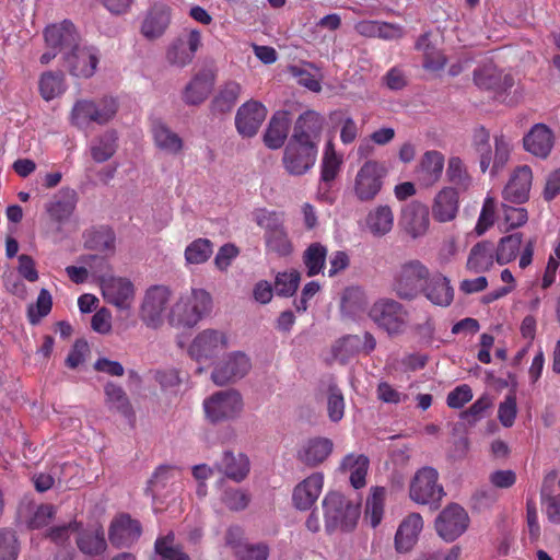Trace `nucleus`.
Listing matches in <instances>:
<instances>
[{
	"label": "nucleus",
	"mask_w": 560,
	"mask_h": 560,
	"mask_svg": "<svg viewBox=\"0 0 560 560\" xmlns=\"http://www.w3.org/2000/svg\"><path fill=\"white\" fill-rule=\"evenodd\" d=\"M252 370V360L243 351H232L218 361L211 372V381L218 386L234 384Z\"/></svg>",
	"instance_id": "nucleus-10"
},
{
	"label": "nucleus",
	"mask_w": 560,
	"mask_h": 560,
	"mask_svg": "<svg viewBox=\"0 0 560 560\" xmlns=\"http://www.w3.org/2000/svg\"><path fill=\"white\" fill-rule=\"evenodd\" d=\"M446 178L454 185L457 191H466L472 185V178L468 170L458 156H451L446 166Z\"/></svg>",
	"instance_id": "nucleus-47"
},
{
	"label": "nucleus",
	"mask_w": 560,
	"mask_h": 560,
	"mask_svg": "<svg viewBox=\"0 0 560 560\" xmlns=\"http://www.w3.org/2000/svg\"><path fill=\"white\" fill-rule=\"evenodd\" d=\"M264 241L267 254L287 257L293 253V244L285 226L270 234H264Z\"/></svg>",
	"instance_id": "nucleus-49"
},
{
	"label": "nucleus",
	"mask_w": 560,
	"mask_h": 560,
	"mask_svg": "<svg viewBox=\"0 0 560 560\" xmlns=\"http://www.w3.org/2000/svg\"><path fill=\"white\" fill-rule=\"evenodd\" d=\"M324 480V474L315 471L300 481L293 489V505L301 511L310 510L323 491Z\"/></svg>",
	"instance_id": "nucleus-23"
},
{
	"label": "nucleus",
	"mask_w": 560,
	"mask_h": 560,
	"mask_svg": "<svg viewBox=\"0 0 560 560\" xmlns=\"http://www.w3.org/2000/svg\"><path fill=\"white\" fill-rule=\"evenodd\" d=\"M171 22V9L164 3L153 4L141 25V34L148 39L161 37Z\"/></svg>",
	"instance_id": "nucleus-32"
},
{
	"label": "nucleus",
	"mask_w": 560,
	"mask_h": 560,
	"mask_svg": "<svg viewBox=\"0 0 560 560\" xmlns=\"http://www.w3.org/2000/svg\"><path fill=\"white\" fill-rule=\"evenodd\" d=\"M155 560H189L188 556L174 544V534L159 537L155 541Z\"/></svg>",
	"instance_id": "nucleus-57"
},
{
	"label": "nucleus",
	"mask_w": 560,
	"mask_h": 560,
	"mask_svg": "<svg viewBox=\"0 0 560 560\" xmlns=\"http://www.w3.org/2000/svg\"><path fill=\"white\" fill-rule=\"evenodd\" d=\"M242 92V85L233 80L223 83L214 95L211 107L215 113H228L236 104Z\"/></svg>",
	"instance_id": "nucleus-41"
},
{
	"label": "nucleus",
	"mask_w": 560,
	"mask_h": 560,
	"mask_svg": "<svg viewBox=\"0 0 560 560\" xmlns=\"http://www.w3.org/2000/svg\"><path fill=\"white\" fill-rule=\"evenodd\" d=\"M213 253V245L208 238H197L185 248V260L188 265L206 262Z\"/></svg>",
	"instance_id": "nucleus-54"
},
{
	"label": "nucleus",
	"mask_w": 560,
	"mask_h": 560,
	"mask_svg": "<svg viewBox=\"0 0 560 560\" xmlns=\"http://www.w3.org/2000/svg\"><path fill=\"white\" fill-rule=\"evenodd\" d=\"M444 155L436 151L430 150L422 154L416 168V174L421 184L432 186L439 182L444 170Z\"/></svg>",
	"instance_id": "nucleus-34"
},
{
	"label": "nucleus",
	"mask_w": 560,
	"mask_h": 560,
	"mask_svg": "<svg viewBox=\"0 0 560 560\" xmlns=\"http://www.w3.org/2000/svg\"><path fill=\"white\" fill-rule=\"evenodd\" d=\"M523 142L527 152L537 158L545 159L553 148L555 135L547 125L536 124L525 135Z\"/></svg>",
	"instance_id": "nucleus-30"
},
{
	"label": "nucleus",
	"mask_w": 560,
	"mask_h": 560,
	"mask_svg": "<svg viewBox=\"0 0 560 560\" xmlns=\"http://www.w3.org/2000/svg\"><path fill=\"white\" fill-rule=\"evenodd\" d=\"M219 469L230 479L240 482L249 472V459L243 453L235 455L231 451H225L219 464Z\"/></svg>",
	"instance_id": "nucleus-40"
},
{
	"label": "nucleus",
	"mask_w": 560,
	"mask_h": 560,
	"mask_svg": "<svg viewBox=\"0 0 560 560\" xmlns=\"http://www.w3.org/2000/svg\"><path fill=\"white\" fill-rule=\"evenodd\" d=\"M365 226L374 236L388 234L394 226V213L390 207L380 205L370 210L365 218Z\"/></svg>",
	"instance_id": "nucleus-39"
},
{
	"label": "nucleus",
	"mask_w": 560,
	"mask_h": 560,
	"mask_svg": "<svg viewBox=\"0 0 560 560\" xmlns=\"http://www.w3.org/2000/svg\"><path fill=\"white\" fill-rule=\"evenodd\" d=\"M327 253V247L318 242L312 243L305 248L302 259L308 277L323 273L326 266Z\"/></svg>",
	"instance_id": "nucleus-45"
},
{
	"label": "nucleus",
	"mask_w": 560,
	"mask_h": 560,
	"mask_svg": "<svg viewBox=\"0 0 560 560\" xmlns=\"http://www.w3.org/2000/svg\"><path fill=\"white\" fill-rule=\"evenodd\" d=\"M152 135L154 143L160 150L173 155L178 154L182 151V138L171 130L165 124L155 122L152 127Z\"/></svg>",
	"instance_id": "nucleus-43"
},
{
	"label": "nucleus",
	"mask_w": 560,
	"mask_h": 560,
	"mask_svg": "<svg viewBox=\"0 0 560 560\" xmlns=\"http://www.w3.org/2000/svg\"><path fill=\"white\" fill-rule=\"evenodd\" d=\"M522 244V235L518 233L504 236L500 240L495 260L499 265H505L515 259Z\"/></svg>",
	"instance_id": "nucleus-58"
},
{
	"label": "nucleus",
	"mask_w": 560,
	"mask_h": 560,
	"mask_svg": "<svg viewBox=\"0 0 560 560\" xmlns=\"http://www.w3.org/2000/svg\"><path fill=\"white\" fill-rule=\"evenodd\" d=\"M327 412L330 421L339 422L345 415V398L341 390L335 385L329 384L327 397Z\"/></svg>",
	"instance_id": "nucleus-63"
},
{
	"label": "nucleus",
	"mask_w": 560,
	"mask_h": 560,
	"mask_svg": "<svg viewBox=\"0 0 560 560\" xmlns=\"http://www.w3.org/2000/svg\"><path fill=\"white\" fill-rule=\"evenodd\" d=\"M317 153L318 150L313 145L289 141L282 156L283 167L290 175L302 176L313 168Z\"/></svg>",
	"instance_id": "nucleus-16"
},
{
	"label": "nucleus",
	"mask_w": 560,
	"mask_h": 560,
	"mask_svg": "<svg viewBox=\"0 0 560 560\" xmlns=\"http://www.w3.org/2000/svg\"><path fill=\"white\" fill-rule=\"evenodd\" d=\"M200 46V32L198 30H189L168 45L166 60L172 66L183 68L191 62Z\"/></svg>",
	"instance_id": "nucleus-17"
},
{
	"label": "nucleus",
	"mask_w": 560,
	"mask_h": 560,
	"mask_svg": "<svg viewBox=\"0 0 560 560\" xmlns=\"http://www.w3.org/2000/svg\"><path fill=\"white\" fill-rule=\"evenodd\" d=\"M171 298V291L165 285H154L147 290L141 308L140 318L148 326L158 328L167 317V305Z\"/></svg>",
	"instance_id": "nucleus-12"
},
{
	"label": "nucleus",
	"mask_w": 560,
	"mask_h": 560,
	"mask_svg": "<svg viewBox=\"0 0 560 560\" xmlns=\"http://www.w3.org/2000/svg\"><path fill=\"white\" fill-rule=\"evenodd\" d=\"M20 544L16 535L9 528H0V560H16Z\"/></svg>",
	"instance_id": "nucleus-62"
},
{
	"label": "nucleus",
	"mask_w": 560,
	"mask_h": 560,
	"mask_svg": "<svg viewBox=\"0 0 560 560\" xmlns=\"http://www.w3.org/2000/svg\"><path fill=\"white\" fill-rule=\"evenodd\" d=\"M399 225L412 240L424 236L430 226L428 207L420 201H411L401 209Z\"/></svg>",
	"instance_id": "nucleus-19"
},
{
	"label": "nucleus",
	"mask_w": 560,
	"mask_h": 560,
	"mask_svg": "<svg viewBox=\"0 0 560 560\" xmlns=\"http://www.w3.org/2000/svg\"><path fill=\"white\" fill-rule=\"evenodd\" d=\"M368 298L359 285L346 288L341 294L340 312L343 318L350 320L360 319L366 312Z\"/></svg>",
	"instance_id": "nucleus-35"
},
{
	"label": "nucleus",
	"mask_w": 560,
	"mask_h": 560,
	"mask_svg": "<svg viewBox=\"0 0 560 560\" xmlns=\"http://www.w3.org/2000/svg\"><path fill=\"white\" fill-rule=\"evenodd\" d=\"M334 443L328 438L316 436L303 442L298 450V459L308 467L324 463L332 453Z\"/></svg>",
	"instance_id": "nucleus-27"
},
{
	"label": "nucleus",
	"mask_w": 560,
	"mask_h": 560,
	"mask_svg": "<svg viewBox=\"0 0 560 560\" xmlns=\"http://www.w3.org/2000/svg\"><path fill=\"white\" fill-rule=\"evenodd\" d=\"M52 299L48 290L42 289L35 305L28 307V319L32 324H37L39 320L47 316L51 311Z\"/></svg>",
	"instance_id": "nucleus-64"
},
{
	"label": "nucleus",
	"mask_w": 560,
	"mask_h": 560,
	"mask_svg": "<svg viewBox=\"0 0 560 560\" xmlns=\"http://www.w3.org/2000/svg\"><path fill=\"white\" fill-rule=\"evenodd\" d=\"M70 124L78 129L88 130L93 119V100H78L70 112Z\"/></svg>",
	"instance_id": "nucleus-53"
},
{
	"label": "nucleus",
	"mask_w": 560,
	"mask_h": 560,
	"mask_svg": "<svg viewBox=\"0 0 560 560\" xmlns=\"http://www.w3.org/2000/svg\"><path fill=\"white\" fill-rule=\"evenodd\" d=\"M369 316L388 335H399L406 327L408 313L400 302L384 298L372 305Z\"/></svg>",
	"instance_id": "nucleus-8"
},
{
	"label": "nucleus",
	"mask_w": 560,
	"mask_h": 560,
	"mask_svg": "<svg viewBox=\"0 0 560 560\" xmlns=\"http://www.w3.org/2000/svg\"><path fill=\"white\" fill-rule=\"evenodd\" d=\"M472 80L479 90L488 92L495 101L509 105L514 104L513 98H509L510 91L515 83L510 70L500 68L493 61L488 60L474 70Z\"/></svg>",
	"instance_id": "nucleus-6"
},
{
	"label": "nucleus",
	"mask_w": 560,
	"mask_h": 560,
	"mask_svg": "<svg viewBox=\"0 0 560 560\" xmlns=\"http://www.w3.org/2000/svg\"><path fill=\"white\" fill-rule=\"evenodd\" d=\"M439 474L432 467H422L419 469L410 482V499L418 504H430L439 502L444 490L438 483Z\"/></svg>",
	"instance_id": "nucleus-13"
},
{
	"label": "nucleus",
	"mask_w": 560,
	"mask_h": 560,
	"mask_svg": "<svg viewBox=\"0 0 560 560\" xmlns=\"http://www.w3.org/2000/svg\"><path fill=\"white\" fill-rule=\"evenodd\" d=\"M77 207V194L73 189L59 190L46 205L45 210L49 219L57 223V230L69 221Z\"/></svg>",
	"instance_id": "nucleus-25"
},
{
	"label": "nucleus",
	"mask_w": 560,
	"mask_h": 560,
	"mask_svg": "<svg viewBox=\"0 0 560 560\" xmlns=\"http://www.w3.org/2000/svg\"><path fill=\"white\" fill-rule=\"evenodd\" d=\"M369 458L363 454L350 453L346 455L339 465V470L349 474V480L354 489L363 488L366 483Z\"/></svg>",
	"instance_id": "nucleus-36"
},
{
	"label": "nucleus",
	"mask_w": 560,
	"mask_h": 560,
	"mask_svg": "<svg viewBox=\"0 0 560 560\" xmlns=\"http://www.w3.org/2000/svg\"><path fill=\"white\" fill-rule=\"evenodd\" d=\"M472 143L479 155L482 173L489 171L491 176H495L506 165L512 151V140L509 137L495 135L492 147L489 132L485 128H478L474 132Z\"/></svg>",
	"instance_id": "nucleus-3"
},
{
	"label": "nucleus",
	"mask_w": 560,
	"mask_h": 560,
	"mask_svg": "<svg viewBox=\"0 0 560 560\" xmlns=\"http://www.w3.org/2000/svg\"><path fill=\"white\" fill-rule=\"evenodd\" d=\"M202 409L209 423L233 421L243 413L244 399L237 389H222L208 396L202 402Z\"/></svg>",
	"instance_id": "nucleus-7"
},
{
	"label": "nucleus",
	"mask_w": 560,
	"mask_h": 560,
	"mask_svg": "<svg viewBox=\"0 0 560 560\" xmlns=\"http://www.w3.org/2000/svg\"><path fill=\"white\" fill-rule=\"evenodd\" d=\"M267 108L258 101L250 100L240 106L235 116V126L242 137L250 138L257 133L266 119Z\"/></svg>",
	"instance_id": "nucleus-21"
},
{
	"label": "nucleus",
	"mask_w": 560,
	"mask_h": 560,
	"mask_svg": "<svg viewBox=\"0 0 560 560\" xmlns=\"http://www.w3.org/2000/svg\"><path fill=\"white\" fill-rule=\"evenodd\" d=\"M63 67L77 78H91L100 62V51L94 46L78 43L62 58Z\"/></svg>",
	"instance_id": "nucleus-14"
},
{
	"label": "nucleus",
	"mask_w": 560,
	"mask_h": 560,
	"mask_svg": "<svg viewBox=\"0 0 560 560\" xmlns=\"http://www.w3.org/2000/svg\"><path fill=\"white\" fill-rule=\"evenodd\" d=\"M38 90L46 102L60 97L67 90L65 74L54 71L44 72L38 81Z\"/></svg>",
	"instance_id": "nucleus-44"
},
{
	"label": "nucleus",
	"mask_w": 560,
	"mask_h": 560,
	"mask_svg": "<svg viewBox=\"0 0 560 560\" xmlns=\"http://www.w3.org/2000/svg\"><path fill=\"white\" fill-rule=\"evenodd\" d=\"M342 165V155L335 150L334 143L328 141L325 145L322 164L320 178L323 182H331L338 175Z\"/></svg>",
	"instance_id": "nucleus-52"
},
{
	"label": "nucleus",
	"mask_w": 560,
	"mask_h": 560,
	"mask_svg": "<svg viewBox=\"0 0 560 560\" xmlns=\"http://www.w3.org/2000/svg\"><path fill=\"white\" fill-rule=\"evenodd\" d=\"M375 347L376 340L370 332H364L362 336L348 335L334 343L331 353L336 361L345 364L360 353L369 354Z\"/></svg>",
	"instance_id": "nucleus-18"
},
{
	"label": "nucleus",
	"mask_w": 560,
	"mask_h": 560,
	"mask_svg": "<svg viewBox=\"0 0 560 560\" xmlns=\"http://www.w3.org/2000/svg\"><path fill=\"white\" fill-rule=\"evenodd\" d=\"M217 78L213 68L206 67L200 69L186 85L183 100L186 104H201L211 93Z\"/></svg>",
	"instance_id": "nucleus-24"
},
{
	"label": "nucleus",
	"mask_w": 560,
	"mask_h": 560,
	"mask_svg": "<svg viewBox=\"0 0 560 560\" xmlns=\"http://www.w3.org/2000/svg\"><path fill=\"white\" fill-rule=\"evenodd\" d=\"M231 346L230 335L219 329H203L198 332L188 347V354L197 362L208 361Z\"/></svg>",
	"instance_id": "nucleus-11"
},
{
	"label": "nucleus",
	"mask_w": 560,
	"mask_h": 560,
	"mask_svg": "<svg viewBox=\"0 0 560 560\" xmlns=\"http://www.w3.org/2000/svg\"><path fill=\"white\" fill-rule=\"evenodd\" d=\"M386 490L383 487L372 488L370 497L365 503V520L375 528L382 522L384 515V504Z\"/></svg>",
	"instance_id": "nucleus-50"
},
{
	"label": "nucleus",
	"mask_w": 560,
	"mask_h": 560,
	"mask_svg": "<svg viewBox=\"0 0 560 560\" xmlns=\"http://www.w3.org/2000/svg\"><path fill=\"white\" fill-rule=\"evenodd\" d=\"M77 545L85 555H98L106 548L104 530L101 526H93L78 534Z\"/></svg>",
	"instance_id": "nucleus-46"
},
{
	"label": "nucleus",
	"mask_w": 560,
	"mask_h": 560,
	"mask_svg": "<svg viewBox=\"0 0 560 560\" xmlns=\"http://www.w3.org/2000/svg\"><path fill=\"white\" fill-rule=\"evenodd\" d=\"M290 124L288 112L279 110L275 113L264 135L265 144L272 150L281 148L288 137Z\"/></svg>",
	"instance_id": "nucleus-38"
},
{
	"label": "nucleus",
	"mask_w": 560,
	"mask_h": 560,
	"mask_svg": "<svg viewBox=\"0 0 560 560\" xmlns=\"http://www.w3.org/2000/svg\"><path fill=\"white\" fill-rule=\"evenodd\" d=\"M423 529V520L419 513H410L399 524L395 534V549L399 553L409 552L417 544Z\"/></svg>",
	"instance_id": "nucleus-28"
},
{
	"label": "nucleus",
	"mask_w": 560,
	"mask_h": 560,
	"mask_svg": "<svg viewBox=\"0 0 560 560\" xmlns=\"http://www.w3.org/2000/svg\"><path fill=\"white\" fill-rule=\"evenodd\" d=\"M432 215L439 223L452 222L459 211V194L456 188L445 186L438 191L432 201Z\"/></svg>",
	"instance_id": "nucleus-26"
},
{
	"label": "nucleus",
	"mask_w": 560,
	"mask_h": 560,
	"mask_svg": "<svg viewBox=\"0 0 560 560\" xmlns=\"http://www.w3.org/2000/svg\"><path fill=\"white\" fill-rule=\"evenodd\" d=\"M557 474L550 471L546 475L541 487V500L546 508V514L550 522L560 523V493L556 497L547 494L548 488L555 482Z\"/></svg>",
	"instance_id": "nucleus-55"
},
{
	"label": "nucleus",
	"mask_w": 560,
	"mask_h": 560,
	"mask_svg": "<svg viewBox=\"0 0 560 560\" xmlns=\"http://www.w3.org/2000/svg\"><path fill=\"white\" fill-rule=\"evenodd\" d=\"M141 534L140 524L128 515L116 517L109 527V541L112 545L121 548L135 542Z\"/></svg>",
	"instance_id": "nucleus-33"
},
{
	"label": "nucleus",
	"mask_w": 560,
	"mask_h": 560,
	"mask_svg": "<svg viewBox=\"0 0 560 560\" xmlns=\"http://www.w3.org/2000/svg\"><path fill=\"white\" fill-rule=\"evenodd\" d=\"M325 529L328 534L335 532L350 533L358 524L360 506L349 501L339 492H329L323 500Z\"/></svg>",
	"instance_id": "nucleus-5"
},
{
	"label": "nucleus",
	"mask_w": 560,
	"mask_h": 560,
	"mask_svg": "<svg viewBox=\"0 0 560 560\" xmlns=\"http://www.w3.org/2000/svg\"><path fill=\"white\" fill-rule=\"evenodd\" d=\"M387 175L385 165L375 160L365 161L358 170L353 180V194L360 201L373 200L383 187Z\"/></svg>",
	"instance_id": "nucleus-9"
},
{
	"label": "nucleus",
	"mask_w": 560,
	"mask_h": 560,
	"mask_svg": "<svg viewBox=\"0 0 560 560\" xmlns=\"http://www.w3.org/2000/svg\"><path fill=\"white\" fill-rule=\"evenodd\" d=\"M84 244L95 250H113L115 245L114 232L108 228L93 230L85 235Z\"/></svg>",
	"instance_id": "nucleus-59"
},
{
	"label": "nucleus",
	"mask_w": 560,
	"mask_h": 560,
	"mask_svg": "<svg viewBox=\"0 0 560 560\" xmlns=\"http://www.w3.org/2000/svg\"><path fill=\"white\" fill-rule=\"evenodd\" d=\"M45 42L47 48L58 50L61 59L79 43V35L74 25L65 20L59 24H52L45 30Z\"/></svg>",
	"instance_id": "nucleus-22"
},
{
	"label": "nucleus",
	"mask_w": 560,
	"mask_h": 560,
	"mask_svg": "<svg viewBox=\"0 0 560 560\" xmlns=\"http://www.w3.org/2000/svg\"><path fill=\"white\" fill-rule=\"evenodd\" d=\"M429 273L428 266L421 260H404L393 269L390 288L399 299L413 301L421 295Z\"/></svg>",
	"instance_id": "nucleus-4"
},
{
	"label": "nucleus",
	"mask_w": 560,
	"mask_h": 560,
	"mask_svg": "<svg viewBox=\"0 0 560 560\" xmlns=\"http://www.w3.org/2000/svg\"><path fill=\"white\" fill-rule=\"evenodd\" d=\"M469 524L467 512L458 504L447 505L435 521V529L445 541H454L462 536Z\"/></svg>",
	"instance_id": "nucleus-15"
},
{
	"label": "nucleus",
	"mask_w": 560,
	"mask_h": 560,
	"mask_svg": "<svg viewBox=\"0 0 560 560\" xmlns=\"http://www.w3.org/2000/svg\"><path fill=\"white\" fill-rule=\"evenodd\" d=\"M301 281L298 270L279 272L275 281V290L278 295L291 296L295 293Z\"/></svg>",
	"instance_id": "nucleus-61"
},
{
	"label": "nucleus",
	"mask_w": 560,
	"mask_h": 560,
	"mask_svg": "<svg viewBox=\"0 0 560 560\" xmlns=\"http://www.w3.org/2000/svg\"><path fill=\"white\" fill-rule=\"evenodd\" d=\"M253 218L256 224L265 231L264 234H270L284 228L283 214L277 211L258 209L254 211Z\"/></svg>",
	"instance_id": "nucleus-60"
},
{
	"label": "nucleus",
	"mask_w": 560,
	"mask_h": 560,
	"mask_svg": "<svg viewBox=\"0 0 560 560\" xmlns=\"http://www.w3.org/2000/svg\"><path fill=\"white\" fill-rule=\"evenodd\" d=\"M494 250L491 243L481 242L476 244L469 253L467 269L475 273H481L491 268L494 260Z\"/></svg>",
	"instance_id": "nucleus-42"
},
{
	"label": "nucleus",
	"mask_w": 560,
	"mask_h": 560,
	"mask_svg": "<svg viewBox=\"0 0 560 560\" xmlns=\"http://www.w3.org/2000/svg\"><path fill=\"white\" fill-rule=\"evenodd\" d=\"M89 265L93 275L101 280V289L104 300L120 311L131 308L135 301L133 283L122 277H104L102 272L109 269L107 260L103 257L91 255L83 259Z\"/></svg>",
	"instance_id": "nucleus-1"
},
{
	"label": "nucleus",
	"mask_w": 560,
	"mask_h": 560,
	"mask_svg": "<svg viewBox=\"0 0 560 560\" xmlns=\"http://www.w3.org/2000/svg\"><path fill=\"white\" fill-rule=\"evenodd\" d=\"M118 110V102L113 96H104L100 100H93V119L94 124L104 126L112 121Z\"/></svg>",
	"instance_id": "nucleus-56"
},
{
	"label": "nucleus",
	"mask_w": 560,
	"mask_h": 560,
	"mask_svg": "<svg viewBox=\"0 0 560 560\" xmlns=\"http://www.w3.org/2000/svg\"><path fill=\"white\" fill-rule=\"evenodd\" d=\"M212 308V298L205 289L182 293L167 313L168 323L176 327H195Z\"/></svg>",
	"instance_id": "nucleus-2"
},
{
	"label": "nucleus",
	"mask_w": 560,
	"mask_h": 560,
	"mask_svg": "<svg viewBox=\"0 0 560 560\" xmlns=\"http://www.w3.org/2000/svg\"><path fill=\"white\" fill-rule=\"evenodd\" d=\"M416 48L423 54V68L428 71L442 70L446 63L445 56L423 34L416 43Z\"/></svg>",
	"instance_id": "nucleus-48"
},
{
	"label": "nucleus",
	"mask_w": 560,
	"mask_h": 560,
	"mask_svg": "<svg viewBox=\"0 0 560 560\" xmlns=\"http://www.w3.org/2000/svg\"><path fill=\"white\" fill-rule=\"evenodd\" d=\"M324 118L314 110H307L298 118L290 141L302 145H313L318 150Z\"/></svg>",
	"instance_id": "nucleus-20"
},
{
	"label": "nucleus",
	"mask_w": 560,
	"mask_h": 560,
	"mask_svg": "<svg viewBox=\"0 0 560 560\" xmlns=\"http://www.w3.org/2000/svg\"><path fill=\"white\" fill-rule=\"evenodd\" d=\"M533 174L527 165L515 168L503 190L506 201L522 203L528 199Z\"/></svg>",
	"instance_id": "nucleus-31"
},
{
	"label": "nucleus",
	"mask_w": 560,
	"mask_h": 560,
	"mask_svg": "<svg viewBox=\"0 0 560 560\" xmlns=\"http://www.w3.org/2000/svg\"><path fill=\"white\" fill-rule=\"evenodd\" d=\"M106 406L116 412H119L124 417L129 418L132 415L129 399L122 389V387L107 383L104 388Z\"/></svg>",
	"instance_id": "nucleus-51"
},
{
	"label": "nucleus",
	"mask_w": 560,
	"mask_h": 560,
	"mask_svg": "<svg viewBox=\"0 0 560 560\" xmlns=\"http://www.w3.org/2000/svg\"><path fill=\"white\" fill-rule=\"evenodd\" d=\"M433 305L446 307L454 299V289L447 277L440 272L429 273L421 291Z\"/></svg>",
	"instance_id": "nucleus-29"
},
{
	"label": "nucleus",
	"mask_w": 560,
	"mask_h": 560,
	"mask_svg": "<svg viewBox=\"0 0 560 560\" xmlns=\"http://www.w3.org/2000/svg\"><path fill=\"white\" fill-rule=\"evenodd\" d=\"M117 149L118 133L113 129H108L94 137L89 144L91 158L96 163H104L110 160L115 155Z\"/></svg>",
	"instance_id": "nucleus-37"
}]
</instances>
